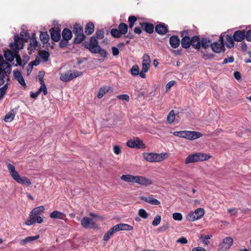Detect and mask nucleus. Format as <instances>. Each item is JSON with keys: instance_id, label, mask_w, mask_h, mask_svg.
<instances>
[{"instance_id": "obj_1", "label": "nucleus", "mask_w": 251, "mask_h": 251, "mask_svg": "<svg viewBox=\"0 0 251 251\" xmlns=\"http://www.w3.org/2000/svg\"><path fill=\"white\" fill-rule=\"evenodd\" d=\"M7 167L12 178L17 182L26 186L31 185L30 180L26 176H21L13 165L8 163L7 164Z\"/></svg>"}, {"instance_id": "obj_2", "label": "nucleus", "mask_w": 251, "mask_h": 251, "mask_svg": "<svg viewBox=\"0 0 251 251\" xmlns=\"http://www.w3.org/2000/svg\"><path fill=\"white\" fill-rule=\"evenodd\" d=\"M11 73V65L4 62L0 66V86L10 80L9 75Z\"/></svg>"}, {"instance_id": "obj_3", "label": "nucleus", "mask_w": 251, "mask_h": 251, "mask_svg": "<svg viewBox=\"0 0 251 251\" xmlns=\"http://www.w3.org/2000/svg\"><path fill=\"white\" fill-rule=\"evenodd\" d=\"M144 159L149 162H159L164 160L169 157L166 152L160 153L153 152H144L143 153Z\"/></svg>"}, {"instance_id": "obj_4", "label": "nucleus", "mask_w": 251, "mask_h": 251, "mask_svg": "<svg viewBox=\"0 0 251 251\" xmlns=\"http://www.w3.org/2000/svg\"><path fill=\"white\" fill-rule=\"evenodd\" d=\"M173 135L176 136L183 138L188 140H194L202 136V133L198 131L190 130H182L174 131Z\"/></svg>"}, {"instance_id": "obj_5", "label": "nucleus", "mask_w": 251, "mask_h": 251, "mask_svg": "<svg viewBox=\"0 0 251 251\" xmlns=\"http://www.w3.org/2000/svg\"><path fill=\"white\" fill-rule=\"evenodd\" d=\"M211 157V155L204 153H196L188 155L185 159L184 163L189 164L199 161H205Z\"/></svg>"}, {"instance_id": "obj_6", "label": "nucleus", "mask_w": 251, "mask_h": 251, "mask_svg": "<svg viewBox=\"0 0 251 251\" xmlns=\"http://www.w3.org/2000/svg\"><path fill=\"white\" fill-rule=\"evenodd\" d=\"M4 56L6 60L10 62L15 58L17 63L14 65L15 66H21L23 67L26 63V61L21 59L20 56L17 54V51H13L12 52L8 50L4 51Z\"/></svg>"}, {"instance_id": "obj_7", "label": "nucleus", "mask_w": 251, "mask_h": 251, "mask_svg": "<svg viewBox=\"0 0 251 251\" xmlns=\"http://www.w3.org/2000/svg\"><path fill=\"white\" fill-rule=\"evenodd\" d=\"M205 213V210L202 208H198L194 211L190 212L186 216V219L190 222H194L201 219Z\"/></svg>"}, {"instance_id": "obj_8", "label": "nucleus", "mask_w": 251, "mask_h": 251, "mask_svg": "<svg viewBox=\"0 0 251 251\" xmlns=\"http://www.w3.org/2000/svg\"><path fill=\"white\" fill-rule=\"evenodd\" d=\"M84 47L88 49L92 53H97L100 46L98 44V42L95 37H91L89 42H85L84 43Z\"/></svg>"}, {"instance_id": "obj_9", "label": "nucleus", "mask_w": 251, "mask_h": 251, "mask_svg": "<svg viewBox=\"0 0 251 251\" xmlns=\"http://www.w3.org/2000/svg\"><path fill=\"white\" fill-rule=\"evenodd\" d=\"M233 239L232 237H225L219 244V251H227L230 249L233 244Z\"/></svg>"}, {"instance_id": "obj_10", "label": "nucleus", "mask_w": 251, "mask_h": 251, "mask_svg": "<svg viewBox=\"0 0 251 251\" xmlns=\"http://www.w3.org/2000/svg\"><path fill=\"white\" fill-rule=\"evenodd\" d=\"M82 75L81 72L76 71H68L60 75V79L64 82H67Z\"/></svg>"}, {"instance_id": "obj_11", "label": "nucleus", "mask_w": 251, "mask_h": 251, "mask_svg": "<svg viewBox=\"0 0 251 251\" xmlns=\"http://www.w3.org/2000/svg\"><path fill=\"white\" fill-rule=\"evenodd\" d=\"M126 145L130 148H137L140 149H144L146 148L145 144L138 137H134L129 140L126 142Z\"/></svg>"}, {"instance_id": "obj_12", "label": "nucleus", "mask_w": 251, "mask_h": 251, "mask_svg": "<svg viewBox=\"0 0 251 251\" xmlns=\"http://www.w3.org/2000/svg\"><path fill=\"white\" fill-rule=\"evenodd\" d=\"M14 42L11 43L10 47L13 51H17L22 49L24 46V43L25 41L24 40V38H20L18 35L14 36Z\"/></svg>"}, {"instance_id": "obj_13", "label": "nucleus", "mask_w": 251, "mask_h": 251, "mask_svg": "<svg viewBox=\"0 0 251 251\" xmlns=\"http://www.w3.org/2000/svg\"><path fill=\"white\" fill-rule=\"evenodd\" d=\"M43 222V218L38 215H34L30 213L28 219L25 221V224L27 226H31L33 224H41Z\"/></svg>"}, {"instance_id": "obj_14", "label": "nucleus", "mask_w": 251, "mask_h": 251, "mask_svg": "<svg viewBox=\"0 0 251 251\" xmlns=\"http://www.w3.org/2000/svg\"><path fill=\"white\" fill-rule=\"evenodd\" d=\"M135 183L144 186H148L153 183L151 179L141 176H136Z\"/></svg>"}, {"instance_id": "obj_15", "label": "nucleus", "mask_w": 251, "mask_h": 251, "mask_svg": "<svg viewBox=\"0 0 251 251\" xmlns=\"http://www.w3.org/2000/svg\"><path fill=\"white\" fill-rule=\"evenodd\" d=\"M224 36L222 34L220 36V40L218 42H214L211 45L212 50L216 53L220 52L224 48L223 43Z\"/></svg>"}, {"instance_id": "obj_16", "label": "nucleus", "mask_w": 251, "mask_h": 251, "mask_svg": "<svg viewBox=\"0 0 251 251\" xmlns=\"http://www.w3.org/2000/svg\"><path fill=\"white\" fill-rule=\"evenodd\" d=\"M181 36L183 37L181 42L182 47L185 49L189 48L191 45V39L188 36L187 31H183Z\"/></svg>"}, {"instance_id": "obj_17", "label": "nucleus", "mask_w": 251, "mask_h": 251, "mask_svg": "<svg viewBox=\"0 0 251 251\" xmlns=\"http://www.w3.org/2000/svg\"><path fill=\"white\" fill-rule=\"evenodd\" d=\"M81 226L85 228H89L95 226V222L94 221L87 217H84L81 220Z\"/></svg>"}, {"instance_id": "obj_18", "label": "nucleus", "mask_w": 251, "mask_h": 251, "mask_svg": "<svg viewBox=\"0 0 251 251\" xmlns=\"http://www.w3.org/2000/svg\"><path fill=\"white\" fill-rule=\"evenodd\" d=\"M151 60L150 56L145 54L142 57V69L144 71H149L150 68Z\"/></svg>"}, {"instance_id": "obj_19", "label": "nucleus", "mask_w": 251, "mask_h": 251, "mask_svg": "<svg viewBox=\"0 0 251 251\" xmlns=\"http://www.w3.org/2000/svg\"><path fill=\"white\" fill-rule=\"evenodd\" d=\"M116 232L120 230H132L133 229L132 226L126 224H119L113 226Z\"/></svg>"}, {"instance_id": "obj_20", "label": "nucleus", "mask_w": 251, "mask_h": 251, "mask_svg": "<svg viewBox=\"0 0 251 251\" xmlns=\"http://www.w3.org/2000/svg\"><path fill=\"white\" fill-rule=\"evenodd\" d=\"M13 75L14 78L18 81V82L23 86H26L25 79L21 74V73L17 70H15L13 71Z\"/></svg>"}, {"instance_id": "obj_21", "label": "nucleus", "mask_w": 251, "mask_h": 251, "mask_svg": "<svg viewBox=\"0 0 251 251\" xmlns=\"http://www.w3.org/2000/svg\"><path fill=\"white\" fill-rule=\"evenodd\" d=\"M50 216L51 218L53 219L64 220L66 217V215L63 212L55 210L50 213Z\"/></svg>"}, {"instance_id": "obj_22", "label": "nucleus", "mask_w": 251, "mask_h": 251, "mask_svg": "<svg viewBox=\"0 0 251 251\" xmlns=\"http://www.w3.org/2000/svg\"><path fill=\"white\" fill-rule=\"evenodd\" d=\"M141 200L146 201V202L152 205H159L160 201L157 199H154L152 197H147L142 196L141 197Z\"/></svg>"}, {"instance_id": "obj_23", "label": "nucleus", "mask_w": 251, "mask_h": 251, "mask_svg": "<svg viewBox=\"0 0 251 251\" xmlns=\"http://www.w3.org/2000/svg\"><path fill=\"white\" fill-rule=\"evenodd\" d=\"M245 38V32L241 30H238L233 34L234 40L237 42H241Z\"/></svg>"}, {"instance_id": "obj_24", "label": "nucleus", "mask_w": 251, "mask_h": 251, "mask_svg": "<svg viewBox=\"0 0 251 251\" xmlns=\"http://www.w3.org/2000/svg\"><path fill=\"white\" fill-rule=\"evenodd\" d=\"M136 176L129 174L123 175L121 176V179L127 183H135Z\"/></svg>"}, {"instance_id": "obj_25", "label": "nucleus", "mask_w": 251, "mask_h": 251, "mask_svg": "<svg viewBox=\"0 0 251 251\" xmlns=\"http://www.w3.org/2000/svg\"><path fill=\"white\" fill-rule=\"evenodd\" d=\"M142 28L149 33H151L153 31L154 26L152 24L143 23L141 24Z\"/></svg>"}, {"instance_id": "obj_26", "label": "nucleus", "mask_w": 251, "mask_h": 251, "mask_svg": "<svg viewBox=\"0 0 251 251\" xmlns=\"http://www.w3.org/2000/svg\"><path fill=\"white\" fill-rule=\"evenodd\" d=\"M169 41L171 47L173 48H176L179 46V39L176 36L171 37Z\"/></svg>"}, {"instance_id": "obj_27", "label": "nucleus", "mask_w": 251, "mask_h": 251, "mask_svg": "<svg viewBox=\"0 0 251 251\" xmlns=\"http://www.w3.org/2000/svg\"><path fill=\"white\" fill-rule=\"evenodd\" d=\"M40 236L37 235L35 236H28L25 239H22L20 241V244L22 245H25L27 243L31 242L34 240L39 239Z\"/></svg>"}, {"instance_id": "obj_28", "label": "nucleus", "mask_w": 251, "mask_h": 251, "mask_svg": "<svg viewBox=\"0 0 251 251\" xmlns=\"http://www.w3.org/2000/svg\"><path fill=\"white\" fill-rule=\"evenodd\" d=\"M30 43L29 45V47L28 48V50H29V53L30 54L31 53V51L35 50L38 47V42L35 38H31L30 39Z\"/></svg>"}, {"instance_id": "obj_29", "label": "nucleus", "mask_w": 251, "mask_h": 251, "mask_svg": "<svg viewBox=\"0 0 251 251\" xmlns=\"http://www.w3.org/2000/svg\"><path fill=\"white\" fill-rule=\"evenodd\" d=\"M111 87L108 86H104L101 87L99 91L97 97L99 99L101 98L104 94L107 93L110 89Z\"/></svg>"}, {"instance_id": "obj_30", "label": "nucleus", "mask_w": 251, "mask_h": 251, "mask_svg": "<svg viewBox=\"0 0 251 251\" xmlns=\"http://www.w3.org/2000/svg\"><path fill=\"white\" fill-rule=\"evenodd\" d=\"M167 27L164 24L158 25L155 27V31L159 34H165L167 32Z\"/></svg>"}, {"instance_id": "obj_31", "label": "nucleus", "mask_w": 251, "mask_h": 251, "mask_svg": "<svg viewBox=\"0 0 251 251\" xmlns=\"http://www.w3.org/2000/svg\"><path fill=\"white\" fill-rule=\"evenodd\" d=\"M201 42L198 36H195L191 39V45L195 49H199L201 47Z\"/></svg>"}, {"instance_id": "obj_32", "label": "nucleus", "mask_w": 251, "mask_h": 251, "mask_svg": "<svg viewBox=\"0 0 251 251\" xmlns=\"http://www.w3.org/2000/svg\"><path fill=\"white\" fill-rule=\"evenodd\" d=\"M45 208L44 206H39L33 209L30 212L32 214L40 215L42 214L45 211Z\"/></svg>"}, {"instance_id": "obj_33", "label": "nucleus", "mask_w": 251, "mask_h": 251, "mask_svg": "<svg viewBox=\"0 0 251 251\" xmlns=\"http://www.w3.org/2000/svg\"><path fill=\"white\" fill-rule=\"evenodd\" d=\"M62 35L63 39L69 41L72 37V33L70 29L65 28L63 30Z\"/></svg>"}, {"instance_id": "obj_34", "label": "nucleus", "mask_w": 251, "mask_h": 251, "mask_svg": "<svg viewBox=\"0 0 251 251\" xmlns=\"http://www.w3.org/2000/svg\"><path fill=\"white\" fill-rule=\"evenodd\" d=\"M94 31V25L92 23H88L85 28V32L86 34L90 35Z\"/></svg>"}, {"instance_id": "obj_35", "label": "nucleus", "mask_w": 251, "mask_h": 251, "mask_svg": "<svg viewBox=\"0 0 251 251\" xmlns=\"http://www.w3.org/2000/svg\"><path fill=\"white\" fill-rule=\"evenodd\" d=\"M51 38L55 42H58L60 39V34L59 31L53 30L51 32Z\"/></svg>"}, {"instance_id": "obj_36", "label": "nucleus", "mask_w": 251, "mask_h": 251, "mask_svg": "<svg viewBox=\"0 0 251 251\" xmlns=\"http://www.w3.org/2000/svg\"><path fill=\"white\" fill-rule=\"evenodd\" d=\"M200 43L201 46L205 49L210 46L211 47V45H212L211 41L207 38L202 39Z\"/></svg>"}, {"instance_id": "obj_37", "label": "nucleus", "mask_w": 251, "mask_h": 251, "mask_svg": "<svg viewBox=\"0 0 251 251\" xmlns=\"http://www.w3.org/2000/svg\"><path fill=\"white\" fill-rule=\"evenodd\" d=\"M115 232L116 231H115L113 227H112L105 234L103 237V240L107 241Z\"/></svg>"}, {"instance_id": "obj_38", "label": "nucleus", "mask_w": 251, "mask_h": 251, "mask_svg": "<svg viewBox=\"0 0 251 251\" xmlns=\"http://www.w3.org/2000/svg\"><path fill=\"white\" fill-rule=\"evenodd\" d=\"M15 116V114L14 111H11L8 112L5 116L4 120L6 122H11L13 121Z\"/></svg>"}, {"instance_id": "obj_39", "label": "nucleus", "mask_w": 251, "mask_h": 251, "mask_svg": "<svg viewBox=\"0 0 251 251\" xmlns=\"http://www.w3.org/2000/svg\"><path fill=\"white\" fill-rule=\"evenodd\" d=\"M75 43H81L83 40L85 39V35L82 32L81 33H78L77 34H75Z\"/></svg>"}, {"instance_id": "obj_40", "label": "nucleus", "mask_w": 251, "mask_h": 251, "mask_svg": "<svg viewBox=\"0 0 251 251\" xmlns=\"http://www.w3.org/2000/svg\"><path fill=\"white\" fill-rule=\"evenodd\" d=\"M40 38L43 43H47L49 40V34L46 32H41L40 35Z\"/></svg>"}, {"instance_id": "obj_41", "label": "nucleus", "mask_w": 251, "mask_h": 251, "mask_svg": "<svg viewBox=\"0 0 251 251\" xmlns=\"http://www.w3.org/2000/svg\"><path fill=\"white\" fill-rule=\"evenodd\" d=\"M176 113L174 110H171L168 115L167 120L169 124L172 123L175 119Z\"/></svg>"}, {"instance_id": "obj_42", "label": "nucleus", "mask_w": 251, "mask_h": 251, "mask_svg": "<svg viewBox=\"0 0 251 251\" xmlns=\"http://www.w3.org/2000/svg\"><path fill=\"white\" fill-rule=\"evenodd\" d=\"M118 28L122 35L126 33L128 27L127 25L126 24L121 23L119 25Z\"/></svg>"}, {"instance_id": "obj_43", "label": "nucleus", "mask_w": 251, "mask_h": 251, "mask_svg": "<svg viewBox=\"0 0 251 251\" xmlns=\"http://www.w3.org/2000/svg\"><path fill=\"white\" fill-rule=\"evenodd\" d=\"M130 73L133 76H137L139 74V69L137 65H133L130 69Z\"/></svg>"}, {"instance_id": "obj_44", "label": "nucleus", "mask_w": 251, "mask_h": 251, "mask_svg": "<svg viewBox=\"0 0 251 251\" xmlns=\"http://www.w3.org/2000/svg\"><path fill=\"white\" fill-rule=\"evenodd\" d=\"M226 45L228 48H231L234 46V42L232 37L230 36L226 35Z\"/></svg>"}, {"instance_id": "obj_45", "label": "nucleus", "mask_w": 251, "mask_h": 251, "mask_svg": "<svg viewBox=\"0 0 251 251\" xmlns=\"http://www.w3.org/2000/svg\"><path fill=\"white\" fill-rule=\"evenodd\" d=\"M41 86L38 89L39 92L41 93V92H43L44 95H46L48 93L47 89L46 88V85L44 82L43 80H41Z\"/></svg>"}, {"instance_id": "obj_46", "label": "nucleus", "mask_w": 251, "mask_h": 251, "mask_svg": "<svg viewBox=\"0 0 251 251\" xmlns=\"http://www.w3.org/2000/svg\"><path fill=\"white\" fill-rule=\"evenodd\" d=\"M8 88L7 83H5L1 88H0V100L5 94Z\"/></svg>"}, {"instance_id": "obj_47", "label": "nucleus", "mask_w": 251, "mask_h": 251, "mask_svg": "<svg viewBox=\"0 0 251 251\" xmlns=\"http://www.w3.org/2000/svg\"><path fill=\"white\" fill-rule=\"evenodd\" d=\"M40 56L45 61H47L48 60L50 54L48 51L42 50L40 52Z\"/></svg>"}, {"instance_id": "obj_48", "label": "nucleus", "mask_w": 251, "mask_h": 251, "mask_svg": "<svg viewBox=\"0 0 251 251\" xmlns=\"http://www.w3.org/2000/svg\"><path fill=\"white\" fill-rule=\"evenodd\" d=\"M138 215L140 217L145 219H147L149 216L148 213L144 209H140L138 210Z\"/></svg>"}, {"instance_id": "obj_49", "label": "nucleus", "mask_w": 251, "mask_h": 251, "mask_svg": "<svg viewBox=\"0 0 251 251\" xmlns=\"http://www.w3.org/2000/svg\"><path fill=\"white\" fill-rule=\"evenodd\" d=\"M111 34L113 37L116 38H119L122 35L119 30L117 29H112L111 30Z\"/></svg>"}, {"instance_id": "obj_50", "label": "nucleus", "mask_w": 251, "mask_h": 251, "mask_svg": "<svg viewBox=\"0 0 251 251\" xmlns=\"http://www.w3.org/2000/svg\"><path fill=\"white\" fill-rule=\"evenodd\" d=\"M73 32L75 34H77L82 32L83 29L79 25L76 24L74 25Z\"/></svg>"}, {"instance_id": "obj_51", "label": "nucleus", "mask_w": 251, "mask_h": 251, "mask_svg": "<svg viewBox=\"0 0 251 251\" xmlns=\"http://www.w3.org/2000/svg\"><path fill=\"white\" fill-rule=\"evenodd\" d=\"M161 220V216L159 215H156L152 222V226H157L160 223Z\"/></svg>"}, {"instance_id": "obj_52", "label": "nucleus", "mask_w": 251, "mask_h": 251, "mask_svg": "<svg viewBox=\"0 0 251 251\" xmlns=\"http://www.w3.org/2000/svg\"><path fill=\"white\" fill-rule=\"evenodd\" d=\"M173 218L174 220L181 221L182 220V215L180 213H174L173 214Z\"/></svg>"}, {"instance_id": "obj_53", "label": "nucleus", "mask_w": 251, "mask_h": 251, "mask_svg": "<svg viewBox=\"0 0 251 251\" xmlns=\"http://www.w3.org/2000/svg\"><path fill=\"white\" fill-rule=\"evenodd\" d=\"M211 236V235H205L204 236H202L201 237V239L202 243L205 245H208L209 243V239H210Z\"/></svg>"}, {"instance_id": "obj_54", "label": "nucleus", "mask_w": 251, "mask_h": 251, "mask_svg": "<svg viewBox=\"0 0 251 251\" xmlns=\"http://www.w3.org/2000/svg\"><path fill=\"white\" fill-rule=\"evenodd\" d=\"M96 34L97 38L102 39L104 37V31L102 29L97 30Z\"/></svg>"}, {"instance_id": "obj_55", "label": "nucleus", "mask_w": 251, "mask_h": 251, "mask_svg": "<svg viewBox=\"0 0 251 251\" xmlns=\"http://www.w3.org/2000/svg\"><path fill=\"white\" fill-rule=\"evenodd\" d=\"M113 151L115 154L119 155L121 153V147L119 145H115L113 147Z\"/></svg>"}, {"instance_id": "obj_56", "label": "nucleus", "mask_w": 251, "mask_h": 251, "mask_svg": "<svg viewBox=\"0 0 251 251\" xmlns=\"http://www.w3.org/2000/svg\"><path fill=\"white\" fill-rule=\"evenodd\" d=\"M117 98L118 99L122 100H125L126 101H128L129 100V97L127 94H123V95H120L117 96Z\"/></svg>"}, {"instance_id": "obj_57", "label": "nucleus", "mask_w": 251, "mask_h": 251, "mask_svg": "<svg viewBox=\"0 0 251 251\" xmlns=\"http://www.w3.org/2000/svg\"><path fill=\"white\" fill-rule=\"evenodd\" d=\"M20 36H21V38H24V40L26 41L29 37V33L25 31H23L20 33Z\"/></svg>"}, {"instance_id": "obj_58", "label": "nucleus", "mask_w": 251, "mask_h": 251, "mask_svg": "<svg viewBox=\"0 0 251 251\" xmlns=\"http://www.w3.org/2000/svg\"><path fill=\"white\" fill-rule=\"evenodd\" d=\"M98 50L99 51L97 53H99L101 57L105 58L107 56V52L105 50L102 49L101 47Z\"/></svg>"}, {"instance_id": "obj_59", "label": "nucleus", "mask_w": 251, "mask_h": 251, "mask_svg": "<svg viewBox=\"0 0 251 251\" xmlns=\"http://www.w3.org/2000/svg\"><path fill=\"white\" fill-rule=\"evenodd\" d=\"M175 83L176 82L173 80L169 81L166 85V91H168L175 85Z\"/></svg>"}, {"instance_id": "obj_60", "label": "nucleus", "mask_w": 251, "mask_h": 251, "mask_svg": "<svg viewBox=\"0 0 251 251\" xmlns=\"http://www.w3.org/2000/svg\"><path fill=\"white\" fill-rule=\"evenodd\" d=\"M176 243L185 244L187 243V240L185 237H181L176 240Z\"/></svg>"}, {"instance_id": "obj_61", "label": "nucleus", "mask_w": 251, "mask_h": 251, "mask_svg": "<svg viewBox=\"0 0 251 251\" xmlns=\"http://www.w3.org/2000/svg\"><path fill=\"white\" fill-rule=\"evenodd\" d=\"M245 38L248 41H251V30L247 31L245 34Z\"/></svg>"}, {"instance_id": "obj_62", "label": "nucleus", "mask_w": 251, "mask_h": 251, "mask_svg": "<svg viewBox=\"0 0 251 251\" xmlns=\"http://www.w3.org/2000/svg\"><path fill=\"white\" fill-rule=\"evenodd\" d=\"M234 58L232 56H230L229 57H228L227 58H225L224 60L223 63L224 64H226L227 63H231L233 62Z\"/></svg>"}, {"instance_id": "obj_63", "label": "nucleus", "mask_w": 251, "mask_h": 251, "mask_svg": "<svg viewBox=\"0 0 251 251\" xmlns=\"http://www.w3.org/2000/svg\"><path fill=\"white\" fill-rule=\"evenodd\" d=\"M112 53L114 56H117L119 54V49L116 47H113L112 48Z\"/></svg>"}, {"instance_id": "obj_64", "label": "nucleus", "mask_w": 251, "mask_h": 251, "mask_svg": "<svg viewBox=\"0 0 251 251\" xmlns=\"http://www.w3.org/2000/svg\"><path fill=\"white\" fill-rule=\"evenodd\" d=\"M68 41L66 40L63 38L62 40L60 42V46L61 47H64L67 46L68 44Z\"/></svg>"}]
</instances>
